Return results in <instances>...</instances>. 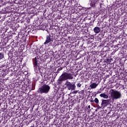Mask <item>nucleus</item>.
Returning a JSON list of instances; mask_svg holds the SVG:
<instances>
[{"instance_id":"412c9836","label":"nucleus","mask_w":127,"mask_h":127,"mask_svg":"<svg viewBox=\"0 0 127 127\" xmlns=\"http://www.w3.org/2000/svg\"><path fill=\"white\" fill-rule=\"evenodd\" d=\"M97 107L98 109H102V108H103V107H102V105H101L100 106V105H97Z\"/></svg>"},{"instance_id":"f257e3e1","label":"nucleus","mask_w":127,"mask_h":127,"mask_svg":"<svg viewBox=\"0 0 127 127\" xmlns=\"http://www.w3.org/2000/svg\"><path fill=\"white\" fill-rule=\"evenodd\" d=\"M73 74L64 72L58 79V84L60 85L63 83V81H67V80H73Z\"/></svg>"},{"instance_id":"0eeeda50","label":"nucleus","mask_w":127,"mask_h":127,"mask_svg":"<svg viewBox=\"0 0 127 127\" xmlns=\"http://www.w3.org/2000/svg\"><path fill=\"white\" fill-rule=\"evenodd\" d=\"M110 103H111L110 99H107V100L102 99L101 106H102L103 108H106V107H108Z\"/></svg>"},{"instance_id":"1a4fd4ad","label":"nucleus","mask_w":127,"mask_h":127,"mask_svg":"<svg viewBox=\"0 0 127 127\" xmlns=\"http://www.w3.org/2000/svg\"><path fill=\"white\" fill-rule=\"evenodd\" d=\"M93 31L94 33H99V32L101 31V28L99 27H95L93 29Z\"/></svg>"},{"instance_id":"aec40b11","label":"nucleus","mask_w":127,"mask_h":127,"mask_svg":"<svg viewBox=\"0 0 127 127\" xmlns=\"http://www.w3.org/2000/svg\"><path fill=\"white\" fill-rule=\"evenodd\" d=\"M12 38V36H8L7 37V39H11Z\"/></svg>"},{"instance_id":"4468645a","label":"nucleus","mask_w":127,"mask_h":127,"mask_svg":"<svg viewBox=\"0 0 127 127\" xmlns=\"http://www.w3.org/2000/svg\"><path fill=\"white\" fill-rule=\"evenodd\" d=\"M3 57H4L3 54L0 53V60L2 59V58H3Z\"/></svg>"},{"instance_id":"bb28decb","label":"nucleus","mask_w":127,"mask_h":127,"mask_svg":"<svg viewBox=\"0 0 127 127\" xmlns=\"http://www.w3.org/2000/svg\"><path fill=\"white\" fill-rule=\"evenodd\" d=\"M97 96V94H95V96Z\"/></svg>"},{"instance_id":"a211bd4d","label":"nucleus","mask_w":127,"mask_h":127,"mask_svg":"<svg viewBox=\"0 0 127 127\" xmlns=\"http://www.w3.org/2000/svg\"><path fill=\"white\" fill-rule=\"evenodd\" d=\"M101 93H102V89H100V90L97 91V94H101Z\"/></svg>"},{"instance_id":"423d86ee","label":"nucleus","mask_w":127,"mask_h":127,"mask_svg":"<svg viewBox=\"0 0 127 127\" xmlns=\"http://www.w3.org/2000/svg\"><path fill=\"white\" fill-rule=\"evenodd\" d=\"M40 57L37 56L35 58L33 59V64L34 66H36L37 65H40Z\"/></svg>"},{"instance_id":"5701e85b","label":"nucleus","mask_w":127,"mask_h":127,"mask_svg":"<svg viewBox=\"0 0 127 127\" xmlns=\"http://www.w3.org/2000/svg\"><path fill=\"white\" fill-rule=\"evenodd\" d=\"M62 69H63V68L60 67L59 68H58V71H61V70H62Z\"/></svg>"},{"instance_id":"b1692460","label":"nucleus","mask_w":127,"mask_h":127,"mask_svg":"<svg viewBox=\"0 0 127 127\" xmlns=\"http://www.w3.org/2000/svg\"><path fill=\"white\" fill-rule=\"evenodd\" d=\"M88 109H91V106L89 105V106H88Z\"/></svg>"},{"instance_id":"f3484780","label":"nucleus","mask_w":127,"mask_h":127,"mask_svg":"<svg viewBox=\"0 0 127 127\" xmlns=\"http://www.w3.org/2000/svg\"><path fill=\"white\" fill-rule=\"evenodd\" d=\"M81 86H82V84L81 83H77V87L78 88H80V87H81Z\"/></svg>"},{"instance_id":"7ed1b4c3","label":"nucleus","mask_w":127,"mask_h":127,"mask_svg":"<svg viewBox=\"0 0 127 127\" xmlns=\"http://www.w3.org/2000/svg\"><path fill=\"white\" fill-rule=\"evenodd\" d=\"M110 96L112 99L118 100V99L122 98V93L116 89H112L110 90Z\"/></svg>"},{"instance_id":"a878e982","label":"nucleus","mask_w":127,"mask_h":127,"mask_svg":"<svg viewBox=\"0 0 127 127\" xmlns=\"http://www.w3.org/2000/svg\"><path fill=\"white\" fill-rule=\"evenodd\" d=\"M82 92H84V90H82Z\"/></svg>"},{"instance_id":"dca6fc26","label":"nucleus","mask_w":127,"mask_h":127,"mask_svg":"<svg viewBox=\"0 0 127 127\" xmlns=\"http://www.w3.org/2000/svg\"><path fill=\"white\" fill-rule=\"evenodd\" d=\"M106 61H107L108 63H111V62H112V59H108L106 60Z\"/></svg>"},{"instance_id":"f8f14e48","label":"nucleus","mask_w":127,"mask_h":127,"mask_svg":"<svg viewBox=\"0 0 127 127\" xmlns=\"http://www.w3.org/2000/svg\"><path fill=\"white\" fill-rule=\"evenodd\" d=\"M99 96L101 98H103L104 99H108L109 98V96L105 93H101Z\"/></svg>"},{"instance_id":"2eb2a0df","label":"nucleus","mask_w":127,"mask_h":127,"mask_svg":"<svg viewBox=\"0 0 127 127\" xmlns=\"http://www.w3.org/2000/svg\"><path fill=\"white\" fill-rule=\"evenodd\" d=\"M41 28H42V29H45V28H46V26L44 25L43 24L41 25Z\"/></svg>"},{"instance_id":"9b49d317","label":"nucleus","mask_w":127,"mask_h":127,"mask_svg":"<svg viewBox=\"0 0 127 127\" xmlns=\"http://www.w3.org/2000/svg\"><path fill=\"white\" fill-rule=\"evenodd\" d=\"M97 86H98V84L96 83H93L89 86L91 89H96V88H97Z\"/></svg>"},{"instance_id":"6ab92c4d","label":"nucleus","mask_w":127,"mask_h":127,"mask_svg":"<svg viewBox=\"0 0 127 127\" xmlns=\"http://www.w3.org/2000/svg\"><path fill=\"white\" fill-rule=\"evenodd\" d=\"M78 93V90H74L72 92V94H77Z\"/></svg>"},{"instance_id":"39448f33","label":"nucleus","mask_w":127,"mask_h":127,"mask_svg":"<svg viewBox=\"0 0 127 127\" xmlns=\"http://www.w3.org/2000/svg\"><path fill=\"white\" fill-rule=\"evenodd\" d=\"M53 42V34H50L46 36V41L44 43L45 45H47L48 43Z\"/></svg>"},{"instance_id":"6e6552de","label":"nucleus","mask_w":127,"mask_h":127,"mask_svg":"<svg viewBox=\"0 0 127 127\" xmlns=\"http://www.w3.org/2000/svg\"><path fill=\"white\" fill-rule=\"evenodd\" d=\"M34 71L36 73H42L41 72V68L39 67V65H34Z\"/></svg>"},{"instance_id":"20e7f679","label":"nucleus","mask_w":127,"mask_h":127,"mask_svg":"<svg viewBox=\"0 0 127 127\" xmlns=\"http://www.w3.org/2000/svg\"><path fill=\"white\" fill-rule=\"evenodd\" d=\"M65 85L66 88H67V90L69 91H74V90H76V85L73 83H72L69 81H66Z\"/></svg>"},{"instance_id":"ddd939ff","label":"nucleus","mask_w":127,"mask_h":127,"mask_svg":"<svg viewBox=\"0 0 127 127\" xmlns=\"http://www.w3.org/2000/svg\"><path fill=\"white\" fill-rule=\"evenodd\" d=\"M94 102L96 104V105L99 104V99L97 98H95Z\"/></svg>"},{"instance_id":"f03ea898","label":"nucleus","mask_w":127,"mask_h":127,"mask_svg":"<svg viewBox=\"0 0 127 127\" xmlns=\"http://www.w3.org/2000/svg\"><path fill=\"white\" fill-rule=\"evenodd\" d=\"M49 92H50V86L48 84H44L39 88L37 93L42 95V94H48Z\"/></svg>"},{"instance_id":"4be33fe9","label":"nucleus","mask_w":127,"mask_h":127,"mask_svg":"<svg viewBox=\"0 0 127 127\" xmlns=\"http://www.w3.org/2000/svg\"><path fill=\"white\" fill-rule=\"evenodd\" d=\"M91 103H94V100H93L92 98L89 100Z\"/></svg>"},{"instance_id":"393cba45","label":"nucleus","mask_w":127,"mask_h":127,"mask_svg":"<svg viewBox=\"0 0 127 127\" xmlns=\"http://www.w3.org/2000/svg\"><path fill=\"white\" fill-rule=\"evenodd\" d=\"M122 0H118V2L121 1Z\"/></svg>"},{"instance_id":"9d476101","label":"nucleus","mask_w":127,"mask_h":127,"mask_svg":"<svg viewBox=\"0 0 127 127\" xmlns=\"http://www.w3.org/2000/svg\"><path fill=\"white\" fill-rule=\"evenodd\" d=\"M99 1V0H94L91 1L90 3V6H95L96 2H98Z\"/></svg>"}]
</instances>
